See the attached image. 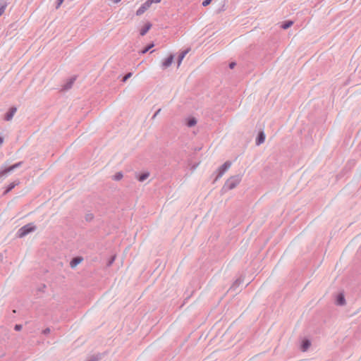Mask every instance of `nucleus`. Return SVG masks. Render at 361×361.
Masks as SVG:
<instances>
[{
    "label": "nucleus",
    "mask_w": 361,
    "mask_h": 361,
    "mask_svg": "<svg viewBox=\"0 0 361 361\" xmlns=\"http://www.w3.org/2000/svg\"><path fill=\"white\" fill-rule=\"evenodd\" d=\"M173 56L170 55L167 59H166L162 62V67L164 68H166L169 67L171 65V63H173Z\"/></svg>",
    "instance_id": "obj_6"
},
{
    "label": "nucleus",
    "mask_w": 361,
    "mask_h": 361,
    "mask_svg": "<svg viewBox=\"0 0 361 361\" xmlns=\"http://www.w3.org/2000/svg\"><path fill=\"white\" fill-rule=\"evenodd\" d=\"M152 24L150 23H147L141 29H140V35L142 36L145 35L151 28Z\"/></svg>",
    "instance_id": "obj_7"
},
{
    "label": "nucleus",
    "mask_w": 361,
    "mask_h": 361,
    "mask_svg": "<svg viewBox=\"0 0 361 361\" xmlns=\"http://www.w3.org/2000/svg\"><path fill=\"white\" fill-rule=\"evenodd\" d=\"M149 176V173H143L140 175L138 178L140 181H144Z\"/></svg>",
    "instance_id": "obj_18"
},
{
    "label": "nucleus",
    "mask_w": 361,
    "mask_h": 361,
    "mask_svg": "<svg viewBox=\"0 0 361 361\" xmlns=\"http://www.w3.org/2000/svg\"><path fill=\"white\" fill-rule=\"evenodd\" d=\"M231 164L228 161L225 162L219 169V177H221L230 167Z\"/></svg>",
    "instance_id": "obj_5"
},
{
    "label": "nucleus",
    "mask_w": 361,
    "mask_h": 361,
    "mask_svg": "<svg viewBox=\"0 0 361 361\" xmlns=\"http://www.w3.org/2000/svg\"><path fill=\"white\" fill-rule=\"evenodd\" d=\"M75 78H71L70 79V80L68 81V82L67 83V85H66L65 87V89H68V88H71L72 85L73 84L74 81H75Z\"/></svg>",
    "instance_id": "obj_17"
},
{
    "label": "nucleus",
    "mask_w": 361,
    "mask_h": 361,
    "mask_svg": "<svg viewBox=\"0 0 361 361\" xmlns=\"http://www.w3.org/2000/svg\"><path fill=\"white\" fill-rule=\"evenodd\" d=\"M7 4L4 2H0V16L4 13Z\"/></svg>",
    "instance_id": "obj_14"
},
{
    "label": "nucleus",
    "mask_w": 361,
    "mask_h": 361,
    "mask_svg": "<svg viewBox=\"0 0 361 361\" xmlns=\"http://www.w3.org/2000/svg\"><path fill=\"white\" fill-rule=\"evenodd\" d=\"M16 108L15 107H13L10 109L9 112L7 113L6 116V119L7 121H10L12 119L13 115L15 114V113L16 112Z\"/></svg>",
    "instance_id": "obj_8"
},
{
    "label": "nucleus",
    "mask_w": 361,
    "mask_h": 361,
    "mask_svg": "<svg viewBox=\"0 0 361 361\" xmlns=\"http://www.w3.org/2000/svg\"><path fill=\"white\" fill-rule=\"evenodd\" d=\"M154 47V44H149L148 47H147L146 48H145L144 49H142L140 53L142 54H145V53H147L151 48H152Z\"/></svg>",
    "instance_id": "obj_16"
},
{
    "label": "nucleus",
    "mask_w": 361,
    "mask_h": 361,
    "mask_svg": "<svg viewBox=\"0 0 361 361\" xmlns=\"http://www.w3.org/2000/svg\"><path fill=\"white\" fill-rule=\"evenodd\" d=\"M233 66H234V64H233V63H231V64H230L231 68H233Z\"/></svg>",
    "instance_id": "obj_29"
},
{
    "label": "nucleus",
    "mask_w": 361,
    "mask_h": 361,
    "mask_svg": "<svg viewBox=\"0 0 361 361\" xmlns=\"http://www.w3.org/2000/svg\"><path fill=\"white\" fill-rule=\"evenodd\" d=\"M131 75H132V73H129L127 75H126L125 77L123 78V81H126L127 79L130 78Z\"/></svg>",
    "instance_id": "obj_24"
},
{
    "label": "nucleus",
    "mask_w": 361,
    "mask_h": 361,
    "mask_svg": "<svg viewBox=\"0 0 361 361\" xmlns=\"http://www.w3.org/2000/svg\"><path fill=\"white\" fill-rule=\"evenodd\" d=\"M149 1L152 4L153 3H156V4L159 3L161 0H149Z\"/></svg>",
    "instance_id": "obj_25"
},
{
    "label": "nucleus",
    "mask_w": 361,
    "mask_h": 361,
    "mask_svg": "<svg viewBox=\"0 0 361 361\" xmlns=\"http://www.w3.org/2000/svg\"><path fill=\"white\" fill-rule=\"evenodd\" d=\"M20 164H21V163L19 162L18 164H13V166L5 168V169L1 168L0 169V178L6 175L7 173L11 172L13 170L18 168Z\"/></svg>",
    "instance_id": "obj_3"
},
{
    "label": "nucleus",
    "mask_w": 361,
    "mask_h": 361,
    "mask_svg": "<svg viewBox=\"0 0 361 361\" xmlns=\"http://www.w3.org/2000/svg\"><path fill=\"white\" fill-rule=\"evenodd\" d=\"M337 301H338V304L344 305L345 304L344 296L342 294L338 295Z\"/></svg>",
    "instance_id": "obj_15"
},
{
    "label": "nucleus",
    "mask_w": 361,
    "mask_h": 361,
    "mask_svg": "<svg viewBox=\"0 0 361 361\" xmlns=\"http://www.w3.org/2000/svg\"><path fill=\"white\" fill-rule=\"evenodd\" d=\"M212 0H204V1L202 2V6H208L212 2Z\"/></svg>",
    "instance_id": "obj_21"
},
{
    "label": "nucleus",
    "mask_w": 361,
    "mask_h": 361,
    "mask_svg": "<svg viewBox=\"0 0 361 361\" xmlns=\"http://www.w3.org/2000/svg\"><path fill=\"white\" fill-rule=\"evenodd\" d=\"M265 135L263 132H260L257 140V145H259L264 142Z\"/></svg>",
    "instance_id": "obj_11"
},
{
    "label": "nucleus",
    "mask_w": 361,
    "mask_h": 361,
    "mask_svg": "<svg viewBox=\"0 0 361 361\" xmlns=\"http://www.w3.org/2000/svg\"><path fill=\"white\" fill-rule=\"evenodd\" d=\"M161 111V109H159L158 111L157 112V114H155V116L159 112Z\"/></svg>",
    "instance_id": "obj_30"
},
{
    "label": "nucleus",
    "mask_w": 361,
    "mask_h": 361,
    "mask_svg": "<svg viewBox=\"0 0 361 361\" xmlns=\"http://www.w3.org/2000/svg\"><path fill=\"white\" fill-rule=\"evenodd\" d=\"M310 346V342L308 340H304L302 343V350L306 351Z\"/></svg>",
    "instance_id": "obj_13"
},
{
    "label": "nucleus",
    "mask_w": 361,
    "mask_h": 361,
    "mask_svg": "<svg viewBox=\"0 0 361 361\" xmlns=\"http://www.w3.org/2000/svg\"><path fill=\"white\" fill-rule=\"evenodd\" d=\"M240 180L241 178L240 176L232 177L226 181V185L228 189L231 190L239 184Z\"/></svg>",
    "instance_id": "obj_2"
},
{
    "label": "nucleus",
    "mask_w": 361,
    "mask_h": 361,
    "mask_svg": "<svg viewBox=\"0 0 361 361\" xmlns=\"http://www.w3.org/2000/svg\"><path fill=\"white\" fill-rule=\"evenodd\" d=\"M82 262V259L79 257H76L72 259L71 262V267L72 268L75 267L78 264H80Z\"/></svg>",
    "instance_id": "obj_12"
},
{
    "label": "nucleus",
    "mask_w": 361,
    "mask_h": 361,
    "mask_svg": "<svg viewBox=\"0 0 361 361\" xmlns=\"http://www.w3.org/2000/svg\"><path fill=\"white\" fill-rule=\"evenodd\" d=\"M123 178V174L121 172H118L117 173L115 174L114 176V180H121V178Z\"/></svg>",
    "instance_id": "obj_19"
},
{
    "label": "nucleus",
    "mask_w": 361,
    "mask_h": 361,
    "mask_svg": "<svg viewBox=\"0 0 361 361\" xmlns=\"http://www.w3.org/2000/svg\"><path fill=\"white\" fill-rule=\"evenodd\" d=\"M189 51V49H187L184 51H183L179 57H178V67H179L182 63V61L183 60V59L185 58V55L188 53Z\"/></svg>",
    "instance_id": "obj_10"
},
{
    "label": "nucleus",
    "mask_w": 361,
    "mask_h": 361,
    "mask_svg": "<svg viewBox=\"0 0 361 361\" xmlns=\"http://www.w3.org/2000/svg\"><path fill=\"white\" fill-rule=\"evenodd\" d=\"M4 142V139L2 137L0 136V146L1 145V144L3 143Z\"/></svg>",
    "instance_id": "obj_27"
},
{
    "label": "nucleus",
    "mask_w": 361,
    "mask_h": 361,
    "mask_svg": "<svg viewBox=\"0 0 361 361\" xmlns=\"http://www.w3.org/2000/svg\"><path fill=\"white\" fill-rule=\"evenodd\" d=\"M292 24H293V22H292V21H289V22H288V23H285L284 25H282V27H283V29H287V28H288L289 27H290V26L292 25Z\"/></svg>",
    "instance_id": "obj_20"
},
{
    "label": "nucleus",
    "mask_w": 361,
    "mask_h": 361,
    "mask_svg": "<svg viewBox=\"0 0 361 361\" xmlns=\"http://www.w3.org/2000/svg\"><path fill=\"white\" fill-rule=\"evenodd\" d=\"M15 330L20 331L22 329V325L20 324H16L14 327Z\"/></svg>",
    "instance_id": "obj_23"
},
{
    "label": "nucleus",
    "mask_w": 361,
    "mask_h": 361,
    "mask_svg": "<svg viewBox=\"0 0 361 361\" xmlns=\"http://www.w3.org/2000/svg\"><path fill=\"white\" fill-rule=\"evenodd\" d=\"M197 123V120L195 118H188L187 120H186V125L188 126V127H192L194 126H195Z\"/></svg>",
    "instance_id": "obj_9"
},
{
    "label": "nucleus",
    "mask_w": 361,
    "mask_h": 361,
    "mask_svg": "<svg viewBox=\"0 0 361 361\" xmlns=\"http://www.w3.org/2000/svg\"><path fill=\"white\" fill-rule=\"evenodd\" d=\"M63 1L64 0H59L57 7H59L61 5V4L63 2Z\"/></svg>",
    "instance_id": "obj_26"
},
{
    "label": "nucleus",
    "mask_w": 361,
    "mask_h": 361,
    "mask_svg": "<svg viewBox=\"0 0 361 361\" xmlns=\"http://www.w3.org/2000/svg\"><path fill=\"white\" fill-rule=\"evenodd\" d=\"M15 186L14 183H12L9 185L8 188L6 190V192H8L10 190H11Z\"/></svg>",
    "instance_id": "obj_22"
},
{
    "label": "nucleus",
    "mask_w": 361,
    "mask_h": 361,
    "mask_svg": "<svg viewBox=\"0 0 361 361\" xmlns=\"http://www.w3.org/2000/svg\"><path fill=\"white\" fill-rule=\"evenodd\" d=\"M120 1H121V0H113V1H114V3H118V2H120Z\"/></svg>",
    "instance_id": "obj_28"
},
{
    "label": "nucleus",
    "mask_w": 361,
    "mask_h": 361,
    "mask_svg": "<svg viewBox=\"0 0 361 361\" xmlns=\"http://www.w3.org/2000/svg\"><path fill=\"white\" fill-rule=\"evenodd\" d=\"M35 230V226L32 224H28L22 228H20L18 231V236L20 238L24 237L29 233Z\"/></svg>",
    "instance_id": "obj_1"
},
{
    "label": "nucleus",
    "mask_w": 361,
    "mask_h": 361,
    "mask_svg": "<svg viewBox=\"0 0 361 361\" xmlns=\"http://www.w3.org/2000/svg\"><path fill=\"white\" fill-rule=\"evenodd\" d=\"M151 2L147 0L137 10L136 15L141 16L151 6Z\"/></svg>",
    "instance_id": "obj_4"
}]
</instances>
